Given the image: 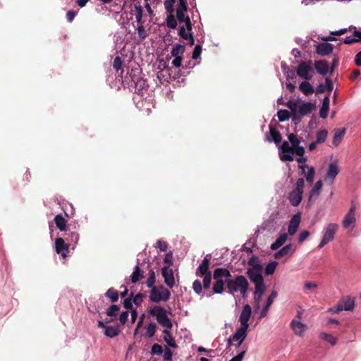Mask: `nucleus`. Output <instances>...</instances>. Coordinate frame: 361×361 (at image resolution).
<instances>
[{
	"label": "nucleus",
	"instance_id": "f257e3e1",
	"mask_svg": "<svg viewBox=\"0 0 361 361\" xmlns=\"http://www.w3.org/2000/svg\"><path fill=\"white\" fill-rule=\"evenodd\" d=\"M249 288V282L245 276L236 275L228 277L227 291L230 294L240 292L243 297H245Z\"/></svg>",
	"mask_w": 361,
	"mask_h": 361
},
{
	"label": "nucleus",
	"instance_id": "f03ea898",
	"mask_svg": "<svg viewBox=\"0 0 361 361\" xmlns=\"http://www.w3.org/2000/svg\"><path fill=\"white\" fill-rule=\"evenodd\" d=\"M231 271L226 268H216L213 272V279L215 280L212 291L214 294H222L227 289L228 277H231Z\"/></svg>",
	"mask_w": 361,
	"mask_h": 361
},
{
	"label": "nucleus",
	"instance_id": "7ed1b4c3",
	"mask_svg": "<svg viewBox=\"0 0 361 361\" xmlns=\"http://www.w3.org/2000/svg\"><path fill=\"white\" fill-rule=\"evenodd\" d=\"M149 314L153 317H156L157 322L161 326L165 327V329H172L173 323L170 318L167 316V312L164 307L155 305L150 309Z\"/></svg>",
	"mask_w": 361,
	"mask_h": 361
},
{
	"label": "nucleus",
	"instance_id": "20e7f679",
	"mask_svg": "<svg viewBox=\"0 0 361 361\" xmlns=\"http://www.w3.org/2000/svg\"><path fill=\"white\" fill-rule=\"evenodd\" d=\"M305 181L302 178H298L295 183V188L289 193L288 200L293 207L298 206L302 200L304 192Z\"/></svg>",
	"mask_w": 361,
	"mask_h": 361
},
{
	"label": "nucleus",
	"instance_id": "39448f33",
	"mask_svg": "<svg viewBox=\"0 0 361 361\" xmlns=\"http://www.w3.org/2000/svg\"><path fill=\"white\" fill-rule=\"evenodd\" d=\"M338 228L336 224H329L324 230L323 238L318 245L319 249L322 248L326 244L334 239V235Z\"/></svg>",
	"mask_w": 361,
	"mask_h": 361
},
{
	"label": "nucleus",
	"instance_id": "423d86ee",
	"mask_svg": "<svg viewBox=\"0 0 361 361\" xmlns=\"http://www.w3.org/2000/svg\"><path fill=\"white\" fill-rule=\"evenodd\" d=\"M311 63V61H309L308 63L305 61H301L297 68L298 75L306 80H311L314 73Z\"/></svg>",
	"mask_w": 361,
	"mask_h": 361
},
{
	"label": "nucleus",
	"instance_id": "0eeeda50",
	"mask_svg": "<svg viewBox=\"0 0 361 361\" xmlns=\"http://www.w3.org/2000/svg\"><path fill=\"white\" fill-rule=\"evenodd\" d=\"M149 300L153 302L158 303L161 301H167L169 300L171 296V293L169 290H164V293L159 291V288L156 287H152L149 292Z\"/></svg>",
	"mask_w": 361,
	"mask_h": 361
},
{
	"label": "nucleus",
	"instance_id": "6e6552de",
	"mask_svg": "<svg viewBox=\"0 0 361 361\" xmlns=\"http://www.w3.org/2000/svg\"><path fill=\"white\" fill-rule=\"evenodd\" d=\"M203 276L202 283L198 279L194 281L192 283V288L195 293L198 295L202 293L203 289L208 290L210 288L213 274H207Z\"/></svg>",
	"mask_w": 361,
	"mask_h": 361
},
{
	"label": "nucleus",
	"instance_id": "1a4fd4ad",
	"mask_svg": "<svg viewBox=\"0 0 361 361\" xmlns=\"http://www.w3.org/2000/svg\"><path fill=\"white\" fill-rule=\"evenodd\" d=\"M262 272V269H247L246 271L247 277L255 284V287H259V286H265Z\"/></svg>",
	"mask_w": 361,
	"mask_h": 361
},
{
	"label": "nucleus",
	"instance_id": "9d476101",
	"mask_svg": "<svg viewBox=\"0 0 361 361\" xmlns=\"http://www.w3.org/2000/svg\"><path fill=\"white\" fill-rule=\"evenodd\" d=\"M130 77L132 78V82L134 85L135 93L143 95V90H146L148 87L147 80L140 76H136L135 75L133 76L131 73L130 74Z\"/></svg>",
	"mask_w": 361,
	"mask_h": 361
},
{
	"label": "nucleus",
	"instance_id": "9b49d317",
	"mask_svg": "<svg viewBox=\"0 0 361 361\" xmlns=\"http://www.w3.org/2000/svg\"><path fill=\"white\" fill-rule=\"evenodd\" d=\"M281 153L279 154L280 159L283 161H293L294 160L293 157L291 155L293 152V147L290 146L288 141H283L280 147Z\"/></svg>",
	"mask_w": 361,
	"mask_h": 361
},
{
	"label": "nucleus",
	"instance_id": "f8f14e48",
	"mask_svg": "<svg viewBox=\"0 0 361 361\" xmlns=\"http://www.w3.org/2000/svg\"><path fill=\"white\" fill-rule=\"evenodd\" d=\"M252 313V308L249 305H245L243 310L240 313L239 321L240 322V326L245 328H249V319Z\"/></svg>",
	"mask_w": 361,
	"mask_h": 361
},
{
	"label": "nucleus",
	"instance_id": "ddd939ff",
	"mask_svg": "<svg viewBox=\"0 0 361 361\" xmlns=\"http://www.w3.org/2000/svg\"><path fill=\"white\" fill-rule=\"evenodd\" d=\"M161 274L166 286L171 288H173L175 284L173 269H170L169 266H164L161 269Z\"/></svg>",
	"mask_w": 361,
	"mask_h": 361
},
{
	"label": "nucleus",
	"instance_id": "4468645a",
	"mask_svg": "<svg viewBox=\"0 0 361 361\" xmlns=\"http://www.w3.org/2000/svg\"><path fill=\"white\" fill-rule=\"evenodd\" d=\"M69 244L65 243V239L63 238H57L55 240V250L57 254L61 255L63 258L67 257L68 252Z\"/></svg>",
	"mask_w": 361,
	"mask_h": 361
},
{
	"label": "nucleus",
	"instance_id": "2eb2a0df",
	"mask_svg": "<svg viewBox=\"0 0 361 361\" xmlns=\"http://www.w3.org/2000/svg\"><path fill=\"white\" fill-rule=\"evenodd\" d=\"M210 257L209 255H207L202 261L201 264L197 269L196 275L199 276H203L207 274H212L209 270Z\"/></svg>",
	"mask_w": 361,
	"mask_h": 361
},
{
	"label": "nucleus",
	"instance_id": "dca6fc26",
	"mask_svg": "<svg viewBox=\"0 0 361 361\" xmlns=\"http://www.w3.org/2000/svg\"><path fill=\"white\" fill-rule=\"evenodd\" d=\"M300 220H301V216H300V213L295 214L291 218V219L289 222L288 229V234L290 235H293L296 233V231L300 226Z\"/></svg>",
	"mask_w": 361,
	"mask_h": 361
},
{
	"label": "nucleus",
	"instance_id": "f3484780",
	"mask_svg": "<svg viewBox=\"0 0 361 361\" xmlns=\"http://www.w3.org/2000/svg\"><path fill=\"white\" fill-rule=\"evenodd\" d=\"M316 106L314 104L311 102H303L301 105L298 106L297 113L302 116H305L310 114L312 111L315 110Z\"/></svg>",
	"mask_w": 361,
	"mask_h": 361
},
{
	"label": "nucleus",
	"instance_id": "a211bd4d",
	"mask_svg": "<svg viewBox=\"0 0 361 361\" xmlns=\"http://www.w3.org/2000/svg\"><path fill=\"white\" fill-rule=\"evenodd\" d=\"M334 45L330 43H319L316 47V52L320 56H326L333 52Z\"/></svg>",
	"mask_w": 361,
	"mask_h": 361
},
{
	"label": "nucleus",
	"instance_id": "6ab92c4d",
	"mask_svg": "<svg viewBox=\"0 0 361 361\" xmlns=\"http://www.w3.org/2000/svg\"><path fill=\"white\" fill-rule=\"evenodd\" d=\"M295 252V247L292 244H288L284 246L279 251L276 252L274 254V257L276 259H280L283 257H290Z\"/></svg>",
	"mask_w": 361,
	"mask_h": 361
},
{
	"label": "nucleus",
	"instance_id": "aec40b11",
	"mask_svg": "<svg viewBox=\"0 0 361 361\" xmlns=\"http://www.w3.org/2000/svg\"><path fill=\"white\" fill-rule=\"evenodd\" d=\"M247 328L240 326L238 328L235 334L231 336V339L235 342H239L242 344L247 336Z\"/></svg>",
	"mask_w": 361,
	"mask_h": 361
},
{
	"label": "nucleus",
	"instance_id": "412c9836",
	"mask_svg": "<svg viewBox=\"0 0 361 361\" xmlns=\"http://www.w3.org/2000/svg\"><path fill=\"white\" fill-rule=\"evenodd\" d=\"M277 291L275 290H273L269 295V296L267 298L266 304L264 307H263L259 318H263L267 316V312L269 311V307L274 302V299L277 297Z\"/></svg>",
	"mask_w": 361,
	"mask_h": 361
},
{
	"label": "nucleus",
	"instance_id": "4be33fe9",
	"mask_svg": "<svg viewBox=\"0 0 361 361\" xmlns=\"http://www.w3.org/2000/svg\"><path fill=\"white\" fill-rule=\"evenodd\" d=\"M290 326L295 334L299 336H302L307 329V326L305 324L296 321L295 319L291 321Z\"/></svg>",
	"mask_w": 361,
	"mask_h": 361
},
{
	"label": "nucleus",
	"instance_id": "5701e85b",
	"mask_svg": "<svg viewBox=\"0 0 361 361\" xmlns=\"http://www.w3.org/2000/svg\"><path fill=\"white\" fill-rule=\"evenodd\" d=\"M314 67L317 73L322 75H326L329 71V63L325 60L316 61Z\"/></svg>",
	"mask_w": 361,
	"mask_h": 361
},
{
	"label": "nucleus",
	"instance_id": "b1692460",
	"mask_svg": "<svg viewBox=\"0 0 361 361\" xmlns=\"http://www.w3.org/2000/svg\"><path fill=\"white\" fill-rule=\"evenodd\" d=\"M339 173V169L338 165L336 163H331L329 166V169L326 173V175L324 179L326 180L328 179H331V183H332L336 176Z\"/></svg>",
	"mask_w": 361,
	"mask_h": 361
},
{
	"label": "nucleus",
	"instance_id": "393cba45",
	"mask_svg": "<svg viewBox=\"0 0 361 361\" xmlns=\"http://www.w3.org/2000/svg\"><path fill=\"white\" fill-rule=\"evenodd\" d=\"M266 290V286H259V287H255V292H254V303L255 307L257 309L259 308V302L262 299V295H264V292Z\"/></svg>",
	"mask_w": 361,
	"mask_h": 361
},
{
	"label": "nucleus",
	"instance_id": "a878e982",
	"mask_svg": "<svg viewBox=\"0 0 361 361\" xmlns=\"http://www.w3.org/2000/svg\"><path fill=\"white\" fill-rule=\"evenodd\" d=\"M121 332V325L116 324L115 326H107L104 331V335L109 338H114L117 336Z\"/></svg>",
	"mask_w": 361,
	"mask_h": 361
},
{
	"label": "nucleus",
	"instance_id": "bb28decb",
	"mask_svg": "<svg viewBox=\"0 0 361 361\" xmlns=\"http://www.w3.org/2000/svg\"><path fill=\"white\" fill-rule=\"evenodd\" d=\"M345 132L346 129L345 128L334 129V134L332 140V143L334 145H338V144L341 142L343 136L345 135Z\"/></svg>",
	"mask_w": 361,
	"mask_h": 361
},
{
	"label": "nucleus",
	"instance_id": "cd10ccee",
	"mask_svg": "<svg viewBox=\"0 0 361 361\" xmlns=\"http://www.w3.org/2000/svg\"><path fill=\"white\" fill-rule=\"evenodd\" d=\"M269 133L270 137H267L269 142L274 141L276 144L281 142L282 140L281 133L271 125L269 126Z\"/></svg>",
	"mask_w": 361,
	"mask_h": 361
},
{
	"label": "nucleus",
	"instance_id": "c85d7f7f",
	"mask_svg": "<svg viewBox=\"0 0 361 361\" xmlns=\"http://www.w3.org/2000/svg\"><path fill=\"white\" fill-rule=\"evenodd\" d=\"M330 99L329 95L326 96L322 102V106L319 110V116L322 118H326L329 110Z\"/></svg>",
	"mask_w": 361,
	"mask_h": 361
},
{
	"label": "nucleus",
	"instance_id": "c756f323",
	"mask_svg": "<svg viewBox=\"0 0 361 361\" xmlns=\"http://www.w3.org/2000/svg\"><path fill=\"white\" fill-rule=\"evenodd\" d=\"M54 222L56 226L61 231H67V221L63 217L62 215L58 214L54 217Z\"/></svg>",
	"mask_w": 361,
	"mask_h": 361
},
{
	"label": "nucleus",
	"instance_id": "7c9ffc66",
	"mask_svg": "<svg viewBox=\"0 0 361 361\" xmlns=\"http://www.w3.org/2000/svg\"><path fill=\"white\" fill-rule=\"evenodd\" d=\"M162 333L164 334V340L169 347L173 348H178V345L176 343V341L173 338L169 329H164L163 330Z\"/></svg>",
	"mask_w": 361,
	"mask_h": 361
},
{
	"label": "nucleus",
	"instance_id": "2f4dec72",
	"mask_svg": "<svg viewBox=\"0 0 361 361\" xmlns=\"http://www.w3.org/2000/svg\"><path fill=\"white\" fill-rule=\"evenodd\" d=\"M299 89L305 95L312 94L314 92V87L306 80L300 83Z\"/></svg>",
	"mask_w": 361,
	"mask_h": 361
},
{
	"label": "nucleus",
	"instance_id": "473e14b6",
	"mask_svg": "<svg viewBox=\"0 0 361 361\" xmlns=\"http://www.w3.org/2000/svg\"><path fill=\"white\" fill-rule=\"evenodd\" d=\"M288 238L287 233H283L279 235V237L276 239V240L271 245V249L273 250H276L282 246L285 242L286 241Z\"/></svg>",
	"mask_w": 361,
	"mask_h": 361
},
{
	"label": "nucleus",
	"instance_id": "72a5a7b5",
	"mask_svg": "<svg viewBox=\"0 0 361 361\" xmlns=\"http://www.w3.org/2000/svg\"><path fill=\"white\" fill-rule=\"evenodd\" d=\"M143 274H144L143 271L141 270V269L140 268V267L138 265H137L135 267V269L131 275L132 283H135L137 281H139L140 279H143V277H144Z\"/></svg>",
	"mask_w": 361,
	"mask_h": 361
},
{
	"label": "nucleus",
	"instance_id": "f704fd0d",
	"mask_svg": "<svg viewBox=\"0 0 361 361\" xmlns=\"http://www.w3.org/2000/svg\"><path fill=\"white\" fill-rule=\"evenodd\" d=\"M105 296L109 298L112 302H116L118 300L119 293L115 288H110L105 293Z\"/></svg>",
	"mask_w": 361,
	"mask_h": 361
},
{
	"label": "nucleus",
	"instance_id": "c9c22d12",
	"mask_svg": "<svg viewBox=\"0 0 361 361\" xmlns=\"http://www.w3.org/2000/svg\"><path fill=\"white\" fill-rule=\"evenodd\" d=\"M65 240L68 242L69 246L71 244L75 245L79 240V233L76 231H71L67 234Z\"/></svg>",
	"mask_w": 361,
	"mask_h": 361
},
{
	"label": "nucleus",
	"instance_id": "e433bc0d",
	"mask_svg": "<svg viewBox=\"0 0 361 361\" xmlns=\"http://www.w3.org/2000/svg\"><path fill=\"white\" fill-rule=\"evenodd\" d=\"M247 264L251 267V268H249L248 269H263L262 266L260 264L259 259L256 256H252L248 262Z\"/></svg>",
	"mask_w": 361,
	"mask_h": 361
},
{
	"label": "nucleus",
	"instance_id": "4c0bfd02",
	"mask_svg": "<svg viewBox=\"0 0 361 361\" xmlns=\"http://www.w3.org/2000/svg\"><path fill=\"white\" fill-rule=\"evenodd\" d=\"M322 185L323 183L322 180H318L317 182H316V183L311 190L309 200H310L314 195L318 196L319 195Z\"/></svg>",
	"mask_w": 361,
	"mask_h": 361
},
{
	"label": "nucleus",
	"instance_id": "58836bf2",
	"mask_svg": "<svg viewBox=\"0 0 361 361\" xmlns=\"http://www.w3.org/2000/svg\"><path fill=\"white\" fill-rule=\"evenodd\" d=\"M185 47L180 44H176L171 50V54L173 56H180V54L184 53Z\"/></svg>",
	"mask_w": 361,
	"mask_h": 361
},
{
	"label": "nucleus",
	"instance_id": "ea45409f",
	"mask_svg": "<svg viewBox=\"0 0 361 361\" xmlns=\"http://www.w3.org/2000/svg\"><path fill=\"white\" fill-rule=\"evenodd\" d=\"M355 222V214H347L343 220V226L345 228H348L351 224Z\"/></svg>",
	"mask_w": 361,
	"mask_h": 361
},
{
	"label": "nucleus",
	"instance_id": "a19ab883",
	"mask_svg": "<svg viewBox=\"0 0 361 361\" xmlns=\"http://www.w3.org/2000/svg\"><path fill=\"white\" fill-rule=\"evenodd\" d=\"M319 338L322 340H324V341L329 342V343L331 344V345H336V343L337 342L336 337L333 336L331 334H329L324 333V332H322L319 334Z\"/></svg>",
	"mask_w": 361,
	"mask_h": 361
},
{
	"label": "nucleus",
	"instance_id": "79ce46f5",
	"mask_svg": "<svg viewBox=\"0 0 361 361\" xmlns=\"http://www.w3.org/2000/svg\"><path fill=\"white\" fill-rule=\"evenodd\" d=\"M327 135L328 131L326 129L319 130L316 135V142L318 144L324 142L326 141Z\"/></svg>",
	"mask_w": 361,
	"mask_h": 361
},
{
	"label": "nucleus",
	"instance_id": "37998d69",
	"mask_svg": "<svg viewBox=\"0 0 361 361\" xmlns=\"http://www.w3.org/2000/svg\"><path fill=\"white\" fill-rule=\"evenodd\" d=\"M119 310L120 307L118 305H111L106 309V314L109 317H116L118 315Z\"/></svg>",
	"mask_w": 361,
	"mask_h": 361
},
{
	"label": "nucleus",
	"instance_id": "c03bdc74",
	"mask_svg": "<svg viewBox=\"0 0 361 361\" xmlns=\"http://www.w3.org/2000/svg\"><path fill=\"white\" fill-rule=\"evenodd\" d=\"M149 277L147 279L146 285L148 288H152V287H156L154 286L156 281V276L154 271L151 269L148 273Z\"/></svg>",
	"mask_w": 361,
	"mask_h": 361
},
{
	"label": "nucleus",
	"instance_id": "a18cd8bd",
	"mask_svg": "<svg viewBox=\"0 0 361 361\" xmlns=\"http://www.w3.org/2000/svg\"><path fill=\"white\" fill-rule=\"evenodd\" d=\"M166 23L168 27L171 29H175L177 27V20L175 18V16L173 14H169L168 15Z\"/></svg>",
	"mask_w": 361,
	"mask_h": 361
},
{
	"label": "nucleus",
	"instance_id": "49530a36",
	"mask_svg": "<svg viewBox=\"0 0 361 361\" xmlns=\"http://www.w3.org/2000/svg\"><path fill=\"white\" fill-rule=\"evenodd\" d=\"M278 265V262L276 261L269 262L265 267L266 275H271L274 273L275 269Z\"/></svg>",
	"mask_w": 361,
	"mask_h": 361
},
{
	"label": "nucleus",
	"instance_id": "de8ad7c7",
	"mask_svg": "<svg viewBox=\"0 0 361 361\" xmlns=\"http://www.w3.org/2000/svg\"><path fill=\"white\" fill-rule=\"evenodd\" d=\"M279 121L283 122L289 119L290 117V113L286 109H281L277 113Z\"/></svg>",
	"mask_w": 361,
	"mask_h": 361
},
{
	"label": "nucleus",
	"instance_id": "09e8293b",
	"mask_svg": "<svg viewBox=\"0 0 361 361\" xmlns=\"http://www.w3.org/2000/svg\"><path fill=\"white\" fill-rule=\"evenodd\" d=\"M157 329V324L154 322L149 323L146 327V334L148 337L154 336Z\"/></svg>",
	"mask_w": 361,
	"mask_h": 361
},
{
	"label": "nucleus",
	"instance_id": "8fccbe9b",
	"mask_svg": "<svg viewBox=\"0 0 361 361\" xmlns=\"http://www.w3.org/2000/svg\"><path fill=\"white\" fill-rule=\"evenodd\" d=\"M343 308L346 311H351L354 309L355 302L350 298H346L343 302Z\"/></svg>",
	"mask_w": 361,
	"mask_h": 361
},
{
	"label": "nucleus",
	"instance_id": "3c124183",
	"mask_svg": "<svg viewBox=\"0 0 361 361\" xmlns=\"http://www.w3.org/2000/svg\"><path fill=\"white\" fill-rule=\"evenodd\" d=\"M135 18L138 23H142L143 10L140 5H135Z\"/></svg>",
	"mask_w": 361,
	"mask_h": 361
},
{
	"label": "nucleus",
	"instance_id": "603ef678",
	"mask_svg": "<svg viewBox=\"0 0 361 361\" xmlns=\"http://www.w3.org/2000/svg\"><path fill=\"white\" fill-rule=\"evenodd\" d=\"M289 142L291 143L292 147H295L300 145V140L298 139L296 135L290 133L288 135Z\"/></svg>",
	"mask_w": 361,
	"mask_h": 361
},
{
	"label": "nucleus",
	"instance_id": "864d4df0",
	"mask_svg": "<svg viewBox=\"0 0 361 361\" xmlns=\"http://www.w3.org/2000/svg\"><path fill=\"white\" fill-rule=\"evenodd\" d=\"M145 298V294L139 293L136 295H133L132 298L133 303L137 305L140 306L142 302H143V299Z\"/></svg>",
	"mask_w": 361,
	"mask_h": 361
},
{
	"label": "nucleus",
	"instance_id": "5fc2aeb1",
	"mask_svg": "<svg viewBox=\"0 0 361 361\" xmlns=\"http://www.w3.org/2000/svg\"><path fill=\"white\" fill-rule=\"evenodd\" d=\"M314 173L315 170L313 166L308 167L307 173L305 174V178L308 183H312L313 182Z\"/></svg>",
	"mask_w": 361,
	"mask_h": 361
},
{
	"label": "nucleus",
	"instance_id": "6e6d98bb",
	"mask_svg": "<svg viewBox=\"0 0 361 361\" xmlns=\"http://www.w3.org/2000/svg\"><path fill=\"white\" fill-rule=\"evenodd\" d=\"M296 161L299 164H301V165L299 166V168L300 169H302V173L305 174V168H308V166L307 165H304L303 164L307 161V157H304V155H303L302 157H299L298 158H297Z\"/></svg>",
	"mask_w": 361,
	"mask_h": 361
},
{
	"label": "nucleus",
	"instance_id": "4d7b16f0",
	"mask_svg": "<svg viewBox=\"0 0 361 361\" xmlns=\"http://www.w3.org/2000/svg\"><path fill=\"white\" fill-rule=\"evenodd\" d=\"M152 355H161L163 353V348L161 345L158 343H154L151 349Z\"/></svg>",
	"mask_w": 361,
	"mask_h": 361
},
{
	"label": "nucleus",
	"instance_id": "13d9d810",
	"mask_svg": "<svg viewBox=\"0 0 361 361\" xmlns=\"http://www.w3.org/2000/svg\"><path fill=\"white\" fill-rule=\"evenodd\" d=\"M285 106H286L290 110L291 113H294L297 111L298 109V102L289 100L287 103L285 104Z\"/></svg>",
	"mask_w": 361,
	"mask_h": 361
},
{
	"label": "nucleus",
	"instance_id": "bf43d9fd",
	"mask_svg": "<svg viewBox=\"0 0 361 361\" xmlns=\"http://www.w3.org/2000/svg\"><path fill=\"white\" fill-rule=\"evenodd\" d=\"M133 293H131L130 297L126 298L123 301V306L127 310H133Z\"/></svg>",
	"mask_w": 361,
	"mask_h": 361
},
{
	"label": "nucleus",
	"instance_id": "052dcab7",
	"mask_svg": "<svg viewBox=\"0 0 361 361\" xmlns=\"http://www.w3.org/2000/svg\"><path fill=\"white\" fill-rule=\"evenodd\" d=\"M202 53V46L200 44H197L193 50L192 58L194 60L197 59Z\"/></svg>",
	"mask_w": 361,
	"mask_h": 361
},
{
	"label": "nucleus",
	"instance_id": "680f3d73",
	"mask_svg": "<svg viewBox=\"0 0 361 361\" xmlns=\"http://www.w3.org/2000/svg\"><path fill=\"white\" fill-rule=\"evenodd\" d=\"M293 152H292L291 155L295 154L298 157H302L305 154V150L304 147L302 146H297L295 147H293Z\"/></svg>",
	"mask_w": 361,
	"mask_h": 361
},
{
	"label": "nucleus",
	"instance_id": "e2e57ef3",
	"mask_svg": "<svg viewBox=\"0 0 361 361\" xmlns=\"http://www.w3.org/2000/svg\"><path fill=\"white\" fill-rule=\"evenodd\" d=\"M128 316H129L128 311H124L120 314V316H119L120 324H119L121 325V326H123L126 323Z\"/></svg>",
	"mask_w": 361,
	"mask_h": 361
},
{
	"label": "nucleus",
	"instance_id": "0e129e2a",
	"mask_svg": "<svg viewBox=\"0 0 361 361\" xmlns=\"http://www.w3.org/2000/svg\"><path fill=\"white\" fill-rule=\"evenodd\" d=\"M156 247L159 248L161 252H165L168 248V243L166 241L159 240L157 242Z\"/></svg>",
	"mask_w": 361,
	"mask_h": 361
},
{
	"label": "nucleus",
	"instance_id": "69168bd1",
	"mask_svg": "<svg viewBox=\"0 0 361 361\" xmlns=\"http://www.w3.org/2000/svg\"><path fill=\"white\" fill-rule=\"evenodd\" d=\"M122 60L120 56H116L113 63V67L114 69H116L117 71L120 69H121L122 67Z\"/></svg>",
	"mask_w": 361,
	"mask_h": 361
},
{
	"label": "nucleus",
	"instance_id": "338daca9",
	"mask_svg": "<svg viewBox=\"0 0 361 361\" xmlns=\"http://www.w3.org/2000/svg\"><path fill=\"white\" fill-rule=\"evenodd\" d=\"M176 11H187V0H179V3L177 6Z\"/></svg>",
	"mask_w": 361,
	"mask_h": 361
},
{
	"label": "nucleus",
	"instance_id": "774afa93",
	"mask_svg": "<svg viewBox=\"0 0 361 361\" xmlns=\"http://www.w3.org/2000/svg\"><path fill=\"white\" fill-rule=\"evenodd\" d=\"M174 4L175 3H172L171 1H164L165 9H166V12L169 13V14H173V13L174 11V8L173 6Z\"/></svg>",
	"mask_w": 361,
	"mask_h": 361
}]
</instances>
